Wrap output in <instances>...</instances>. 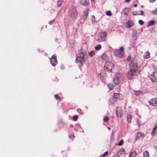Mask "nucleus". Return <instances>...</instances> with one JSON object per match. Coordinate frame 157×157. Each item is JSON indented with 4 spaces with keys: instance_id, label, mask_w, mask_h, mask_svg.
Returning a JSON list of instances; mask_svg holds the SVG:
<instances>
[{
    "instance_id": "nucleus-33",
    "label": "nucleus",
    "mask_w": 157,
    "mask_h": 157,
    "mask_svg": "<svg viewBox=\"0 0 157 157\" xmlns=\"http://www.w3.org/2000/svg\"><path fill=\"white\" fill-rule=\"evenodd\" d=\"M106 14L108 16H111L112 15V13L110 11H109L106 12Z\"/></svg>"
},
{
    "instance_id": "nucleus-44",
    "label": "nucleus",
    "mask_w": 157,
    "mask_h": 157,
    "mask_svg": "<svg viewBox=\"0 0 157 157\" xmlns=\"http://www.w3.org/2000/svg\"><path fill=\"white\" fill-rule=\"evenodd\" d=\"M113 157H119V155L117 153L115 154Z\"/></svg>"
},
{
    "instance_id": "nucleus-24",
    "label": "nucleus",
    "mask_w": 157,
    "mask_h": 157,
    "mask_svg": "<svg viewBox=\"0 0 157 157\" xmlns=\"http://www.w3.org/2000/svg\"><path fill=\"white\" fill-rule=\"evenodd\" d=\"M63 0H58L57 5L58 7L60 6L62 4Z\"/></svg>"
},
{
    "instance_id": "nucleus-10",
    "label": "nucleus",
    "mask_w": 157,
    "mask_h": 157,
    "mask_svg": "<svg viewBox=\"0 0 157 157\" xmlns=\"http://www.w3.org/2000/svg\"><path fill=\"white\" fill-rule=\"evenodd\" d=\"M149 102L150 105L154 106H157V99L156 98H154L151 99Z\"/></svg>"
},
{
    "instance_id": "nucleus-5",
    "label": "nucleus",
    "mask_w": 157,
    "mask_h": 157,
    "mask_svg": "<svg viewBox=\"0 0 157 157\" xmlns=\"http://www.w3.org/2000/svg\"><path fill=\"white\" fill-rule=\"evenodd\" d=\"M129 67L130 69L136 71L138 68V66L136 60H132L129 64Z\"/></svg>"
},
{
    "instance_id": "nucleus-43",
    "label": "nucleus",
    "mask_w": 157,
    "mask_h": 157,
    "mask_svg": "<svg viewBox=\"0 0 157 157\" xmlns=\"http://www.w3.org/2000/svg\"><path fill=\"white\" fill-rule=\"evenodd\" d=\"M153 13L155 14H157V8L153 11Z\"/></svg>"
},
{
    "instance_id": "nucleus-48",
    "label": "nucleus",
    "mask_w": 157,
    "mask_h": 157,
    "mask_svg": "<svg viewBox=\"0 0 157 157\" xmlns=\"http://www.w3.org/2000/svg\"><path fill=\"white\" fill-rule=\"evenodd\" d=\"M136 31H135V34H134V35L133 36V38L134 37V36H135L136 35Z\"/></svg>"
},
{
    "instance_id": "nucleus-4",
    "label": "nucleus",
    "mask_w": 157,
    "mask_h": 157,
    "mask_svg": "<svg viewBox=\"0 0 157 157\" xmlns=\"http://www.w3.org/2000/svg\"><path fill=\"white\" fill-rule=\"evenodd\" d=\"M107 36V32H101L98 35V41L99 42L105 41L106 39Z\"/></svg>"
},
{
    "instance_id": "nucleus-55",
    "label": "nucleus",
    "mask_w": 157,
    "mask_h": 157,
    "mask_svg": "<svg viewBox=\"0 0 157 157\" xmlns=\"http://www.w3.org/2000/svg\"><path fill=\"white\" fill-rule=\"evenodd\" d=\"M156 56H157V54H156Z\"/></svg>"
},
{
    "instance_id": "nucleus-39",
    "label": "nucleus",
    "mask_w": 157,
    "mask_h": 157,
    "mask_svg": "<svg viewBox=\"0 0 157 157\" xmlns=\"http://www.w3.org/2000/svg\"><path fill=\"white\" fill-rule=\"evenodd\" d=\"M54 21H55V19H54L52 21H50L48 22V24H49L51 25L54 22Z\"/></svg>"
},
{
    "instance_id": "nucleus-15",
    "label": "nucleus",
    "mask_w": 157,
    "mask_h": 157,
    "mask_svg": "<svg viewBox=\"0 0 157 157\" xmlns=\"http://www.w3.org/2000/svg\"><path fill=\"white\" fill-rule=\"evenodd\" d=\"M150 78L153 82H155L157 81V79L155 76L154 74H153V73L150 76Z\"/></svg>"
},
{
    "instance_id": "nucleus-47",
    "label": "nucleus",
    "mask_w": 157,
    "mask_h": 157,
    "mask_svg": "<svg viewBox=\"0 0 157 157\" xmlns=\"http://www.w3.org/2000/svg\"><path fill=\"white\" fill-rule=\"evenodd\" d=\"M133 15H139L140 14L139 13H134V12L133 13Z\"/></svg>"
},
{
    "instance_id": "nucleus-20",
    "label": "nucleus",
    "mask_w": 157,
    "mask_h": 157,
    "mask_svg": "<svg viewBox=\"0 0 157 157\" xmlns=\"http://www.w3.org/2000/svg\"><path fill=\"white\" fill-rule=\"evenodd\" d=\"M155 23V20L150 21L148 22L147 25V27L153 25Z\"/></svg>"
},
{
    "instance_id": "nucleus-28",
    "label": "nucleus",
    "mask_w": 157,
    "mask_h": 157,
    "mask_svg": "<svg viewBox=\"0 0 157 157\" xmlns=\"http://www.w3.org/2000/svg\"><path fill=\"white\" fill-rule=\"evenodd\" d=\"M101 48V46L100 44H98L95 47V49L96 50H99Z\"/></svg>"
},
{
    "instance_id": "nucleus-6",
    "label": "nucleus",
    "mask_w": 157,
    "mask_h": 157,
    "mask_svg": "<svg viewBox=\"0 0 157 157\" xmlns=\"http://www.w3.org/2000/svg\"><path fill=\"white\" fill-rule=\"evenodd\" d=\"M124 48L122 47H121L119 49L116 51L114 52L115 55L118 57L121 58L123 56Z\"/></svg>"
},
{
    "instance_id": "nucleus-27",
    "label": "nucleus",
    "mask_w": 157,
    "mask_h": 157,
    "mask_svg": "<svg viewBox=\"0 0 157 157\" xmlns=\"http://www.w3.org/2000/svg\"><path fill=\"white\" fill-rule=\"evenodd\" d=\"M150 53L149 52H146V55L144 56V58L145 59H147L150 58Z\"/></svg>"
},
{
    "instance_id": "nucleus-30",
    "label": "nucleus",
    "mask_w": 157,
    "mask_h": 157,
    "mask_svg": "<svg viewBox=\"0 0 157 157\" xmlns=\"http://www.w3.org/2000/svg\"><path fill=\"white\" fill-rule=\"evenodd\" d=\"M124 143V141L122 140H121L119 143L117 144V145L121 146H122Z\"/></svg>"
},
{
    "instance_id": "nucleus-2",
    "label": "nucleus",
    "mask_w": 157,
    "mask_h": 157,
    "mask_svg": "<svg viewBox=\"0 0 157 157\" xmlns=\"http://www.w3.org/2000/svg\"><path fill=\"white\" fill-rule=\"evenodd\" d=\"M69 13L71 18L75 19L78 15L76 7L73 6H71L69 9Z\"/></svg>"
},
{
    "instance_id": "nucleus-34",
    "label": "nucleus",
    "mask_w": 157,
    "mask_h": 157,
    "mask_svg": "<svg viewBox=\"0 0 157 157\" xmlns=\"http://www.w3.org/2000/svg\"><path fill=\"white\" fill-rule=\"evenodd\" d=\"M78 118V116H77L75 115L73 117V120L74 121H76L77 120Z\"/></svg>"
},
{
    "instance_id": "nucleus-8",
    "label": "nucleus",
    "mask_w": 157,
    "mask_h": 157,
    "mask_svg": "<svg viewBox=\"0 0 157 157\" xmlns=\"http://www.w3.org/2000/svg\"><path fill=\"white\" fill-rule=\"evenodd\" d=\"M136 71H134V70H132V69H130L129 70L127 73L128 78L130 79H133Z\"/></svg>"
},
{
    "instance_id": "nucleus-42",
    "label": "nucleus",
    "mask_w": 157,
    "mask_h": 157,
    "mask_svg": "<svg viewBox=\"0 0 157 157\" xmlns=\"http://www.w3.org/2000/svg\"><path fill=\"white\" fill-rule=\"evenodd\" d=\"M69 137L71 139H73L74 138V136L73 135H71L69 136Z\"/></svg>"
},
{
    "instance_id": "nucleus-35",
    "label": "nucleus",
    "mask_w": 157,
    "mask_h": 157,
    "mask_svg": "<svg viewBox=\"0 0 157 157\" xmlns=\"http://www.w3.org/2000/svg\"><path fill=\"white\" fill-rule=\"evenodd\" d=\"M157 128V124L154 127L152 132V135H153L154 132H155L156 129Z\"/></svg>"
},
{
    "instance_id": "nucleus-16",
    "label": "nucleus",
    "mask_w": 157,
    "mask_h": 157,
    "mask_svg": "<svg viewBox=\"0 0 157 157\" xmlns=\"http://www.w3.org/2000/svg\"><path fill=\"white\" fill-rule=\"evenodd\" d=\"M119 78L117 77H116L113 79V82L114 83V86H116L119 83Z\"/></svg>"
},
{
    "instance_id": "nucleus-25",
    "label": "nucleus",
    "mask_w": 157,
    "mask_h": 157,
    "mask_svg": "<svg viewBox=\"0 0 157 157\" xmlns=\"http://www.w3.org/2000/svg\"><path fill=\"white\" fill-rule=\"evenodd\" d=\"M101 59L104 60H106L108 59V57L106 54H104L101 56Z\"/></svg>"
},
{
    "instance_id": "nucleus-50",
    "label": "nucleus",
    "mask_w": 157,
    "mask_h": 157,
    "mask_svg": "<svg viewBox=\"0 0 157 157\" xmlns=\"http://www.w3.org/2000/svg\"><path fill=\"white\" fill-rule=\"evenodd\" d=\"M130 56H129L128 58L127 59L128 60H130Z\"/></svg>"
},
{
    "instance_id": "nucleus-37",
    "label": "nucleus",
    "mask_w": 157,
    "mask_h": 157,
    "mask_svg": "<svg viewBox=\"0 0 157 157\" xmlns=\"http://www.w3.org/2000/svg\"><path fill=\"white\" fill-rule=\"evenodd\" d=\"M139 24L141 25H143L144 24V21L141 20H139Z\"/></svg>"
},
{
    "instance_id": "nucleus-54",
    "label": "nucleus",
    "mask_w": 157,
    "mask_h": 157,
    "mask_svg": "<svg viewBox=\"0 0 157 157\" xmlns=\"http://www.w3.org/2000/svg\"><path fill=\"white\" fill-rule=\"evenodd\" d=\"M91 1L93 2L94 1V0H91Z\"/></svg>"
},
{
    "instance_id": "nucleus-1",
    "label": "nucleus",
    "mask_w": 157,
    "mask_h": 157,
    "mask_svg": "<svg viewBox=\"0 0 157 157\" xmlns=\"http://www.w3.org/2000/svg\"><path fill=\"white\" fill-rule=\"evenodd\" d=\"M87 58L86 52L85 51H81L79 53V55L77 56L75 59L76 63H80L79 67H82L84 63H85Z\"/></svg>"
},
{
    "instance_id": "nucleus-31",
    "label": "nucleus",
    "mask_w": 157,
    "mask_h": 157,
    "mask_svg": "<svg viewBox=\"0 0 157 157\" xmlns=\"http://www.w3.org/2000/svg\"><path fill=\"white\" fill-rule=\"evenodd\" d=\"M54 97L56 99L58 100H60L61 98V97L57 94L55 95Z\"/></svg>"
},
{
    "instance_id": "nucleus-46",
    "label": "nucleus",
    "mask_w": 157,
    "mask_h": 157,
    "mask_svg": "<svg viewBox=\"0 0 157 157\" xmlns=\"http://www.w3.org/2000/svg\"><path fill=\"white\" fill-rule=\"evenodd\" d=\"M155 0H149V2L151 3L153 2Z\"/></svg>"
},
{
    "instance_id": "nucleus-52",
    "label": "nucleus",
    "mask_w": 157,
    "mask_h": 157,
    "mask_svg": "<svg viewBox=\"0 0 157 157\" xmlns=\"http://www.w3.org/2000/svg\"><path fill=\"white\" fill-rule=\"evenodd\" d=\"M55 40H56V41L57 42L58 41V39L57 38H56L55 39Z\"/></svg>"
},
{
    "instance_id": "nucleus-12",
    "label": "nucleus",
    "mask_w": 157,
    "mask_h": 157,
    "mask_svg": "<svg viewBox=\"0 0 157 157\" xmlns=\"http://www.w3.org/2000/svg\"><path fill=\"white\" fill-rule=\"evenodd\" d=\"M134 24V22L132 21H129L126 24V27L127 28H130L132 27Z\"/></svg>"
},
{
    "instance_id": "nucleus-14",
    "label": "nucleus",
    "mask_w": 157,
    "mask_h": 157,
    "mask_svg": "<svg viewBox=\"0 0 157 157\" xmlns=\"http://www.w3.org/2000/svg\"><path fill=\"white\" fill-rule=\"evenodd\" d=\"M88 11H89L88 9H87L85 11H84L83 17V19L84 20H86L87 17L88 16Z\"/></svg>"
},
{
    "instance_id": "nucleus-49",
    "label": "nucleus",
    "mask_w": 157,
    "mask_h": 157,
    "mask_svg": "<svg viewBox=\"0 0 157 157\" xmlns=\"http://www.w3.org/2000/svg\"><path fill=\"white\" fill-rule=\"evenodd\" d=\"M130 0H125V2H129Z\"/></svg>"
},
{
    "instance_id": "nucleus-11",
    "label": "nucleus",
    "mask_w": 157,
    "mask_h": 157,
    "mask_svg": "<svg viewBox=\"0 0 157 157\" xmlns=\"http://www.w3.org/2000/svg\"><path fill=\"white\" fill-rule=\"evenodd\" d=\"M144 134L143 132H140L137 133L136 136V140L139 139H142L144 138Z\"/></svg>"
},
{
    "instance_id": "nucleus-23",
    "label": "nucleus",
    "mask_w": 157,
    "mask_h": 157,
    "mask_svg": "<svg viewBox=\"0 0 157 157\" xmlns=\"http://www.w3.org/2000/svg\"><path fill=\"white\" fill-rule=\"evenodd\" d=\"M144 157H149V154L148 151H146L143 152Z\"/></svg>"
},
{
    "instance_id": "nucleus-3",
    "label": "nucleus",
    "mask_w": 157,
    "mask_h": 157,
    "mask_svg": "<svg viewBox=\"0 0 157 157\" xmlns=\"http://www.w3.org/2000/svg\"><path fill=\"white\" fill-rule=\"evenodd\" d=\"M113 67V64L111 62L107 61L105 63L104 66V69L106 71L109 72H112V70Z\"/></svg>"
},
{
    "instance_id": "nucleus-7",
    "label": "nucleus",
    "mask_w": 157,
    "mask_h": 157,
    "mask_svg": "<svg viewBox=\"0 0 157 157\" xmlns=\"http://www.w3.org/2000/svg\"><path fill=\"white\" fill-rule=\"evenodd\" d=\"M116 114L117 117L119 118L121 117L124 114V113L121 108L117 107L116 110Z\"/></svg>"
},
{
    "instance_id": "nucleus-19",
    "label": "nucleus",
    "mask_w": 157,
    "mask_h": 157,
    "mask_svg": "<svg viewBox=\"0 0 157 157\" xmlns=\"http://www.w3.org/2000/svg\"><path fill=\"white\" fill-rule=\"evenodd\" d=\"M137 155V153L135 151H133L129 155V157H136Z\"/></svg>"
},
{
    "instance_id": "nucleus-21",
    "label": "nucleus",
    "mask_w": 157,
    "mask_h": 157,
    "mask_svg": "<svg viewBox=\"0 0 157 157\" xmlns=\"http://www.w3.org/2000/svg\"><path fill=\"white\" fill-rule=\"evenodd\" d=\"M80 3L83 6H86L88 5V2L86 0H81Z\"/></svg>"
},
{
    "instance_id": "nucleus-32",
    "label": "nucleus",
    "mask_w": 157,
    "mask_h": 157,
    "mask_svg": "<svg viewBox=\"0 0 157 157\" xmlns=\"http://www.w3.org/2000/svg\"><path fill=\"white\" fill-rule=\"evenodd\" d=\"M89 54L90 56L92 57L94 55V51H91Z\"/></svg>"
},
{
    "instance_id": "nucleus-26",
    "label": "nucleus",
    "mask_w": 157,
    "mask_h": 157,
    "mask_svg": "<svg viewBox=\"0 0 157 157\" xmlns=\"http://www.w3.org/2000/svg\"><path fill=\"white\" fill-rule=\"evenodd\" d=\"M134 92L136 96H139L140 94H142V91L139 90L137 91H134Z\"/></svg>"
},
{
    "instance_id": "nucleus-41",
    "label": "nucleus",
    "mask_w": 157,
    "mask_h": 157,
    "mask_svg": "<svg viewBox=\"0 0 157 157\" xmlns=\"http://www.w3.org/2000/svg\"><path fill=\"white\" fill-rule=\"evenodd\" d=\"M140 12L141 13H139L140 14V15H143V16H144V12H143V11L140 10Z\"/></svg>"
},
{
    "instance_id": "nucleus-51",
    "label": "nucleus",
    "mask_w": 157,
    "mask_h": 157,
    "mask_svg": "<svg viewBox=\"0 0 157 157\" xmlns=\"http://www.w3.org/2000/svg\"><path fill=\"white\" fill-rule=\"evenodd\" d=\"M134 7H137V4H135V5H134Z\"/></svg>"
},
{
    "instance_id": "nucleus-17",
    "label": "nucleus",
    "mask_w": 157,
    "mask_h": 157,
    "mask_svg": "<svg viewBox=\"0 0 157 157\" xmlns=\"http://www.w3.org/2000/svg\"><path fill=\"white\" fill-rule=\"evenodd\" d=\"M129 11V8H125L123 10V13L125 15H128Z\"/></svg>"
},
{
    "instance_id": "nucleus-29",
    "label": "nucleus",
    "mask_w": 157,
    "mask_h": 157,
    "mask_svg": "<svg viewBox=\"0 0 157 157\" xmlns=\"http://www.w3.org/2000/svg\"><path fill=\"white\" fill-rule=\"evenodd\" d=\"M152 67L153 68L154 70V71L153 72V74H155V73H157V68L155 66V65H152Z\"/></svg>"
},
{
    "instance_id": "nucleus-9",
    "label": "nucleus",
    "mask_w": 157,
    "mask_h": 157,
    "mask_svg": "<svg viewBox=\"0 0 157 157\" xmlns=\"http://www.w3.org/2000/svg\"><path fill=\"white\" fill-rule=\"evenodd\" d=\"M50 61L52 65L55 66L56 65L57 63L56 59V55H53L50 59Z\"/></svg>"
},
{
    "instance_id": "nucleus-53",
    "label": "nucleus",
    "mask_w": 157,
    "mask_h": 157,
    "mask_svg": "<svg viewBox=\"0 0 157 157\" xmlns=\"http://www.w3.org/2000/svg\"><path fill=\"white\" fill-rule=\"evenodd\" d=\"M155 148L156 149V150L157 151V146L155 147Z\"/></svg>"
},
{
    "instance_id": "nucleus-36",
    "label": "nucleus",
    "mask_w": 157,
    "mask_h": 157,
    "mask_svg": "<svg viewBox=\"0 0 157 157\" xmlns=\"http://www.w3.org/2000/svg\"><path fill=\"white\" fill-rule=\"evenodd\" d=\"M109 120L108 118L107 117H105L103 119V120L105 122H106L108 121Z\"/></svg>"
},
{
    "instance_id": "nucleus-38",
    "label": "nucleus",
    "mask_w": 157,
    "mask_h": 157,
    "mask_svg": "<svg viewBox=\"0 0 157 157\" xmlns=\"http://www.w3.org/2000/svg\"><path fill=\"white\" fill-rule=\"evenodd\" d=\"M108 154V152L104 153L102 155H101L100 157H104L105 156Z\"/></svg>"
},
{
    "instance_id": "nucleus-22",
    "label": "nucleus",
    "mask_w": 157,
    "mask_h": 157,
    "mask_svg": "<svg viewBox=\"0 0 157 157\" xmlns=\"http://www.w3.org/2000/svg\"><path fill=\"white\" fill-rule=\"evenodd\" d=\"M132 116L130 114H128L127 116V119L128 122L129 123H130L131 122V120H132Z\"/></svg>"
},
{
    "instance_id": "nucleus-40",
    "label": "nucleus",
    "mask_w": 157,
    "mask_h": 157,
    "mask_svg": "<svg viewBox=\"0 0 157 157\" xmlns=\"http://www.w3.org/2000/svg\"><path fill=\"white\" fill-rule=\"evenodd\" d=\"M77 111L79 113H81V114H83V113H81V110L80 108L77 109Z\"/></svg>"
},
{
    "instance_id": "nucleus-45",
    "label": "nucleus",
    "mask_w": 157,
    "mask_h": 157,
    "mask_svg": "<svg viewBox=\"0 0 157 157\" xmlns=\"http://www.w3.org/2000/svg\"><path fill=\"white\" fill-rule=\"evenodd\" d=\"M136 123L137 124H138L139 125H140V121L139 120H137L136 121Z\"/></svg>"
},
{
    "instance_id": "nucleus-13",
    "label": "nucleus",
    "mask_w": 157,
    "mask_h": 157,
    "mask_svg": "<svg viewBox=\"0 0 157 157\" xmlns=\"http://www.w3.org/2000/svg\"><path fill=\"white\" fill-rule=\"evenodd\" d=\"M120 98L119 94L117 93H114L113 97V99L115 101H116L119 99Z\"/></svg>"
},
{
    "instance_id": "nucleus-18",
    "label": "nucleus",
    "mask_w": 157,
    "mask_h": 157,
    "mask_svg": "<svg viewBox=\"0 0 157 157\" xmlns=\"http://www.w3.org/2000/svg\"><path fill=\"white\" fill-rule=\"evenodd\" d=\"M107 86L108 88L110 90H111L113 89L114 86V84H113L112 83H109L107 84Z\"/></svg>"
}]
</instances>
